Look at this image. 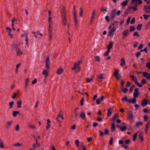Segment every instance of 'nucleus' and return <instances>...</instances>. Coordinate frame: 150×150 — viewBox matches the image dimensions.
Returning a JSON list of instances; mask_svg holds the SVG:
<instances>
[{"instance_id":"obj_1","label":"nucleus","mask_w":150,"mask_h":150,"mask_svg":"<svg viewBox=\"0 0 150 150\" xmlns=\"http://www.w3.org/2000/svg\"><path fill=\"white\" fill-rule=\"evenodd\" d=\"M139 88H136L134 89L133 94V96L134 97V98L133 99L128 100L127 96H125L124 97L122 98L121 99V100H124L125 101L128 102L129 103H132L133 104L135 103L136 101V98H137L140 94L139 91Z\"/></svg>"},{"instance_id":"obj_2","label":"nucleus","mask_w":150,"mask_h":150,"mask_svg":"<svg viewBox=\"0 0 150 150\" xmlns=\"http://www.w3.org/2000/svg\"><path fill=\"white\" fill-rule=\"evenodd\" d=\"M61 17L62 25L65 26L67 24V19L66 13L64 10H63L61 12Z\"/></svg>"},{"instance_id":"obj_3","label":"nucleus","mask_w":150,"mask_h":150,"mask_svg":"<svg viewBox=\"0 0 150 150\" xmlns=\"http://www.w3.org/2000/svg\"><path fill=\"white\" fill-rule=\"evenodd\" d=\"M127 118L131 123L134 122V115L132 111H129L128 112Z\"/></svg>"},{"instance_id":"obj_4","label":"nucleus","mask_w":150,"mask_h":150,"mask_svg":"<svg viewBox=\"0 0 150 150\" xmlns=\"http://www.w3.org/2000/svg\"><path fill=\"white\" fill-rule=\"evenodd\" d=\"M119 70L118 69H116L115 70L114 74L115 78L117 80L120 79L121 78V75L119 74Z\"/></svg>"},{"instance_id":"obj_5","label":"nucleus","mask_w":150,"mask_h":150,"mask_svg":"<svg viewBox=\"0 0 150 150\" xmlns=\"http://www.w3.org/2000/svg\"><path fill=\"white\" fill-rule=\"evenodd\" d=\"M50 61L49 59V57H46V61L45 63V66L47 69L48 70H49L50 69Z\"/></svg>"},{"instance_id":"obj_6","label":"nucleus","mask_w":150,"mask_h":150,"mask_svg":"<svg viewBox=\"0 0 150 150\" xmlns=\"http://www.w3.org/2000/svg\"><path fill=\"white\" fill-rule=\"evenodd\" d=\"M116 29V28H115L114 27L112 28L109 32L108 35L110 37H112L113 36L115 32Z\"/></svg>"},{"instance_id":"obj_7","label":"nucleus","mask_w":150,"mask_h":150,"mask_svg":"<svg viewBox=\"0 0 150 150\" xmlns=\"http://www.w3.org/2000/svg\"><path fill=\"white\" fill-rule=\"evenodd\" d=\"M149 101L146 99L144 98L142 101L141 103V105L142 106L144 107L146 106L148 104Z\"/></svg>"},{"instance_id":"obj_8","label":"nucleus","mask_w":150,"mask_h":150,"mask_svg":"<svg viewBox=\"0 0 150 150\" xmlns=\"http://www.w3.org/2000/svg\"><path fill=\"white\" fill-rule=\"evenodd\" d=\"M122 34L123 36L122 37V38L124 39L125 37H126L129 35V30L128 29L126 30L122 33Z\"/></svg>"},{"instance_id":"obj_9","label":"nucleus","mask_w":150,"mask_h":150,"mask_svg":"<svg viewBox=\"0 0 150 150\" xmlns=\"http://www.w3.org/2000/svg\"><path fill=\"white\" fill-rule=\"evenodd\" d=\"M144 8L145 10V12L146 13H150V4L148 6L146 5L144 6Z\"/></svg>"},{"instance_id":"obj_10","label":"nucleus","mask_w":150,"mask_h":150,"mask_svg":"<svg viewBox=\"0 0 150 150\" xmlns=\"http://www.w3.org/2000/svg\"><path fill=\"white\" fill-rule=\"evenodd\" d=\"M117 11V9L115 8L113 9L111 12L110 14V16L112 18H114L116 16V13Z\"/></svg>"},{"instance_id":"obj_11","label":"nucleus","mask_w":150,"mask_h":150,"mask_svg":"<svg viewBox=\"0 0 150 150\" xmlns=\"http://www.w3.org/2000/svg\"><path fill=\"white\" fill-rule=\"evenodd\" d=\"M143 75L144 77H146L147 79H149L150 81V73L148 74L147 72L144 71L143 72Z\"/></svg>"},{"instance_id":"obj_12","label":"nucleus","mask_w":150,"mask_h":150,"mask_svg":"<svg viewBox=\"0 0 150 150\" xmlns=\"http://www.w3.org/2000/svg\"><path fill=\"white\" fill-rule=\"evenodd\" d=\"M63 119L64 118L63 116V115L62 114L61 115H58V116L56 118L57 121H58L59 123L61 122V120H63Z\"/></svg>"},{"instance_id":"obj_13","label":"nucleus","mask_w":150,"mask_h":150,"mask_svg":"<svg viewBox=\"0 0 150 150\" xmlns=\"http://www.w3.org/2000/svg\"><path fill=\"white\" fill-rule=\"evenodd\" d=\"M95 12L96 10L95 9H93V13H92V15L91 17V19L90 22V23H91L94 19L95 17Z\"/></svg>"},{"instance_id":"obj_14","label":"nucleus","mask_w":150,"mask_h":150,"mask_svg":"<svg viewBox=\"0 0 150 150\" xmlns=\"http://www.w3.org/2000/svg\"><path fill=\"white\" fill-rule=\"evenodd\" d=\"M13 123L12 121H8L6 125V128L7 129H9L10 128L11 124Z\"/></svg>"},{"instance_id":"obj_15","label":"nucleus","mask_w":150,"mask_h":150,"mask_svg":"<svg viewBox=\"0 0 150 150\" xmlns=\"http://www.w3.org/2000/svg\"><path fill=\"white\" fill-rule=\"evenodd\" d=\"M17 107L18 108L21 107L22 104V101L21 100H19L16 102Z\"/></svg>"},{"instance_id":"obj_16","label":"nucleus","mask_w":150,"mask_h":150,"mask_svg":"<svg viewBox=\"0 0 150 150\" xmlns=\"http://www.w3.org/2000/svg\"><path fill=\"white\" fill-rule=\"evenodd\" d=\"M150 122H148L146 125V128L145 129V132L146 134L147 133V131L149 129Z\"/></svg>"},{"instance_id":"obj_17","label":"nucleus","mask_w":150,"mask_h":150,"mask_svg":"<svg viewBox=\"0 0 150 150\" xmlns=\"http://www.w3.org/2000/svg\"><path fill=\"white\" fill-rule=\"evenodd\" d=\"M118 115L117 114H115L112 117V122H114L115 123V122L117 118L118 117Z\"/></svg>"},{"instance_id":"obj_18","label":"nucleus","mask_w":150,"mask_h":150,"mask_svg":"<svg viewBox=\"0 0 150 150\" xmlns=\"http://www.w3.org/2000/svg\"><path fill=\"white\" fill-rule=\"evenodd\" d=\"M79 115L81 118L83 119H84L86 118V115L85 112H81Z\"/></svg>"},{"instance_id":"obj_19","label":"nucleus","mask_w":150,"mask_h":150,"mask_svg":"<svg viewBox=\"0 0 150 150\" xmlns=\"http://www.w3.org/2000/svg\"><path fill=\"white\" fill-rule=\"evenodd\" d=\"M12 48L13 49L15 50H16L19 48L17 45L15 43H13L12 45Z\"/></svg>"},{"instance_id":"obj_20","label":"nucleus","mask_w":150,"mask_h":150,"mask_svg":"<svg viewBox=\"0 0 150 150\" xmlns=\"http://www.w3.org/2000/svg\"><path fill=\"white\" fill-rule=\"evenodd\" d=\"M64 70L62 68H60L58 69L57 71V74L60 75L63 72Z\"/></svg>"},{"instance_id":"obj_21","label":"nucleus","mask_w":150,"mask_h":150,"mask_svg":"<svg viewBox=\"0 0 150 150\" xmlns=\"http://www.w3.org/2000/svg\"><path fill=\"white\" fill-rule=\"evenodd\" d=\"M139 137L140 139V141L141 142H142L144 141V138L143 137V133L141 132L139 135Z\"/></svg>"},{"instance_id":"obj_22","label":"nucleus","mask_w":150,"mask_h":150,"mask_svg":"<svg viewBox=\"0 0 150 150\" xmlns=\"http://www.w3.org/2000/svg\"><path fill=\"white\" fill-rule=\"evenodd\" d=\"M16 51L18 56H19L22 54V51L20 50L19 48L17 50H16Z\"/></svg>"},{"instance_id":"obj_23","label":"nucleus","mask_w":150,"mask_h":150,"mask_svg":"<svg viewBox=\"0 0 150 150\" xmlns=\"http://www.w3.org/2000/svg\"><path fill=\"white\" fill-rule=\"evenodd\" d=\"M42 74L45 76V77L46 78L48 76V71L46 70H43Z\"/></svg>"},{"instance_id":"obj_24","label":"nucleus","mask_w":150,"mask_h":150,"mask_svg":"<svg viewBox=\"0 0 150 150\" xmlns=\"http://www.w3.org/2000/svg\"><path fill=\"white\" fill-rule=\"evenodd\" d=\"M111 129L112 132H113L115 129V124L114 122H112L111 126Z\"/></svg>"},{"instance_id":"obj_25","label":"nucleus","mask_w":150,"mask_h":150,"mask_svg":"<svg viewBox=\"0 0 150 150\" xmlns=\"http://www.w3.org/2000/svg\"><path fill=\"white\" fill-rule=\"evenodd\" d=\"M121 61L122 63L120 64L121 66H122L125 64V62L124 58L122 57L121 58Z\"/></svg>"},{"instance_id":"obj_26","label":"nucleus","mask_w":150,"mask_h":150,"mask_svg":"<svg viewBox=\"0 0 150 150\" xmlns=\"http://www.w3.org/2000/svg\"><path fill=\"white\" fill-rule=\"evenodd\" d=\"M143 125V123L141 121L137 122L135 125V126L136 127H139V126H142Z\"/></svg>"},{"instance_id":"obj_27","label":"nucleus","mask_w":150,"mask_h":150,"mask_svg":"<svg viewBox=\"0 0 150 150\" xmlns=\"http://www.w3.org/2000/svg\"><path fill=\"white\" fill-rule=\"evenodd\" d=\"M29 78H28L26 79L25 81V90H26L27 89V87L28 85V82L29 81Z\"/></svg>"},{"instance_id":"obj_28","label":"nucleus","mask_w":150,"mask_h":150,"mask_svg":"<svg viewBox=\"0 0 150 150\" xmlns=\"http://www.w3.org/2000/svg\"><path fill=\"white\" fill-rule=\"evenodd\" d=\"M135 1H138V3L139 5H140L142 3V1L141 0H132L131 3H133Z\"/></svg>"},{"instance_id":"obj_29","label":"nucleus","mask_w":150,"mask_h":150,"mask_svg":"<svg viewBox=\"0 0 150 150\" xmlns=\"http://www.w3.org/2000/svg\"><path fill=\"white\" fill-rule=\"evenodd\" d=\"M129 0H126L123 1L122 3H121V5L122 6H125L127 5L128 1Z\"/></svg>"},{"instance_id":"obj_30","label":"nucleus","mask_w":150,"mask_h":150,"mask_svg":"<svg viewBox=\"0 0 150 150\" xmlns=\"http://www.w3.org/2000/svg\"><path fill=\"white\" fill-rule=\"evenodd\" d=\"M18 114H19V111H14L13 112L12 115L14 117H16Z\"/></svg>"},{"instance_id":"obj_31","label":"nucleus","mask_w":150,"mask_h":150,"mask_svg":"<svg viewBox=\"0 0 150 150\" xmlns=\"http://www.w3.org/2000/svg\"><path fill=\"white\" fill-rule=\"evenodd\" d=\"M111 114L112 112L111 111V109L109 108L108 110V112L107 113L108 117H110L111 115Z\"/></svg>"},{"instance_id":"obj_32","label":"nucleus","mask_w":150,"mask_h":150,"mask_svg":"<svg viewBox=\"0 0 150 150\" xmlns=\"http://www.w3.org/2000/svg\"><path fill=\"white\" fill-rule=\"evenodd\" d=\"M139 132V131H138L137 133H136L134 134V135L133 136V141H134V142L135 141L137 138V133Z\"/></svg>"},{"instance_id":"obj_33","label":"nucleus","mask_w":150,"mask_h":150,"mask_svg":"<svg viewBox=\"0 0 150 150\" xmlns=\"http://www.w3.org/2000/svg\"><path fill=\"white\" fill-rule=\"evenodd\" d=\"M130 30L129 31L131 32H132L135 30V28L134 26H131L129 28Z\"/></svg>"},{"instance_id":"obj_34","label":"nucleus","mask_w":150,"mask_h":150,"mask_svg":"<svg viewBox=\"0 0 150 150\" xmlns=\"http://www.w3.org/2000/svg\"><path fill=\"white\" fill-rule=\"evenodd\" d=\"M14 104V103L13 101H12L10 102L9 103V108L11 109L13 107V105Z\"/></svg>"},{"instance_id":"obj_35","label":"nucleus","mask_w":150,"mask_h":150,"mask_svg":"<svg viewBox=\"0 0 150 150\" xmlns=\"http://www.w3.org/2000/svg\"><path fill=\"white\" fill-rule=\"evenodd\" d=\"M130 77L132 78V80L135 83L136 81H137V78L136 77L135 78V77L134 76H130Z\"/></svg>"},{"instance_id":"obj_36","label":"nucleus","mask_w":150,"mask_h":150,"mask_svg":"<svg viewBox=\"0 0 150 150\" xmlns=\"http://www.w3.org/2000/svg\"><path fill=\"white\" fill-rule=\"evenodd\" d=\"M130 13V11L129 10H128V9H127L126 10L124 11V14L125 16L127 15V14Z\"/></svg>"},{"instance_id":"obj_37","label":"nucleus","mask_w":150,"mask_h":150,"mask_svg":"<svg viewBox=\"0 0 150 150\" xmlns=\"http://www.w3.org/2000/svg\"><path fill=\"white\" fill-rule=\"evenodd\" d=\"M142 24H139L138 25L137 27V29L138 30H140L141 29V27L142 26Z\"/></svg>"},{"instance_id":"obj_38","label":"nucleus","mask_w":150,"mask_h":150,"mask_svg":"<svg viewBox=\"0 0 150 150\" xmlns=\"http://www.w3.org/2000/svg\"><path fill=\"white\" fill-rule=\"evenodd\" d=\"M143 16L144 17V19H145V20L148 19L149 17L150 16L149 15H147L146 14H144Z\"/></svg>"},{"instance_id":"obj_39","label":"nucleus","mask_w":150,"mask_h":150,"mask_svg":"<svg viewBox=\"0 0 150 150\" xmlns=\"http://www.w3.org/2000/svg\"><path fill=\"white\" fill-rule=\"evenodd\" d=\"M135 88V86L134 85H132L130 88L129 92L131 93L132 92L134 88Z\"/></svg>"},{"instance_id":"obj_40","label":"nucleus","mask_w":150,"mask_h":150,"mask_svg":"<svg viewBox=\"0 0 150 150\" xmlns=\"http://www.w3.org/2000/svg\"><path fill=\"white\" fill-rule=\"evenodd\" d=\"M113 43L112 42H111L109 43V45L108 46V48L111 49L112 48L113 46Z\"/></svg>"},{"instance_id":"obj_41","label":"nucleus","mask_w":150,"mask_h":150,"mask_svg":"<svg viewBox=\"0 0 150 150\" xmlns=\"http://www.w3.org/2000/svg\"><path fill=\"white\" fill-rule=\"evenodd\" d=\"M28 127L32 129H35V125H32L31 123H30L28 125Z\"/></svg>"},{"instance_id":"obj_42","label":"nucleus","mask_w":150,"mask_h":150,"mask_svg":"<svg viewBox=\"0 0 150 150\" xmlns=\"http://www.w3.org/2000/svg\"><path fill=\"white\" fill-rule=\"evenodd\" d=\"M95 61L100 62V57L98 56H97L95 57Z\"/></svg>"},{"instance_id":"obj_43","label":"nucleus","mask_w":150,"mask_h":150,"mask_svg":"<svg viewBox=\"0 0 150 150\" xmlns=\"http://www.w3.org/2000/svg\"><path fill=\"white\" fill-rule=\"evenodd\" d=\"M103 74H101L98 75V77L99 79H103L104 78L103 76Z\"/></svg>"},{"instance_id":"obj_44","label":"nucleus","mask_w":150,"mask_h":150,"mask_svg":"<svg viewBox=\"0 0 150 150\" xmlns=\"http://www.w3.org/2000/svg\"><path fill=\"white\" fill-rule=\"evenodd\" d=\"M126 129L127 127L125 126L122 127H120V130L122 131H123L126 130Z\"/></svg>"},{"instance_id":"obj_45","label":"nucleus","mask_w":150,"mask_h":150,"mask_svg":"<svg viewBox=\"0 0 150 150\" xmlns=\"http://www.w3.org/2000/svg\"><path fill=\"white\" fill-rule=\"evenodd\" d=\"M0 147L2 148H4L3 143L1 139H0Z\"/></svg>"},{"instance_id":"obj_46","label":"nucleus","mask_w":150,"mask_h":150,"mask_svg":"<svg viewBox=\"0 0 150 150\" xmlns=\"http://www.w3.org/2000/svg\"><path fill=\"white\" fill-rule=\"evenodd\" d=\"M122 90L124 93H126L127 92L128 89L127 88H125L122 89Z\"/></svg>"},{"instance_id":"obj_47","label":"nucleus","mask_w":150,"mask_h":150,"mask_svg":"<svg viewBox=\"0 0 150 150\" xmlns=\"http://www.w3.org/2000/svg\"><path fill=\"white\" fill-rule=\"evenodd\" d=\"M135 83V84H137L139 87H142L143 86L142 84L141 83H139L137 81H136Z\"/></svg>"},{"instance_id":"obj_48","label":"nucleus","mask_w":150,"mask_h":150,"mask_svg":"<svg viewBox=\"0 0 150 150\" xmlns=\"http://www.w3.org/2000/svg\"><path fill=\"white\" fill-rule=\"evenodd\" d=\"M133 36H136L137 37H139V35L137 32H135L133 33Z\"/></svg>"},{"instance_id":"obj_49","label":"nucleus","mask_w":150,"mask_h":150,"mask_svg":"<svg viewBox=\"0 0 150 150\" xmlns=\"http://www.w3.org/2000/svg\"><path fill=\"white\" fill-rule=\"evenodd\" d=\"M80 10H81V11L79 13V16H80L81 17L82 16L83 14V9L82 8H80Z\"/></svg>"},{"instance_id":"obj_50","label":"nucleus","mask_w":150,"mask_h":150,"mask_svg":"<svg viewBox=\"0 0 150 150\" xmlns=\"http://www.w3.org/2000/svg\"><path fill=\"white\" fill-rule=\"evenodd\" d=\"M37 81V79L36 78H35L32 82V84L34 85L36 83Z\"/></svg>"},{"instance_id":"obj_51","label":"nucleus","mask_w":150,"mask_h":150,"mask_svg":"<svg viewBox=\"0 0 150 150\" xmlns=\"http://www.w3.org/2000/svg\"><path fill=\"white\" fill-rule=\"evenodd\" d=\"M83 101H84V98L83 97H82L81 98V99L80 101V105H83Z\"/></svg>"},{"instance_id":"obj_52","label":"nucleus","mask_w":150,"mask_h":150,"mask_svg":"<svg viewBox=\"0 0 150 150\" xmlns=\"http://www.w3.org/2000/svg\"><path fill=\"white\" fill-rule=\"evenodd\" d=\"M104 133L105 135L108 134L109 133V130L107 128H105L104 130Z\"/></svg>"},{"instance_id":"obj_53","label":"nucleus","mask_w":150,"mask_h":150,"mask_svg":"<svg viewBox=\"0 0 150 150\" xmlns=\"http://www.w3.org/2000/svg\"><path fill=\"white\" fill-rule=\"evenodd\" d=\"M17 96V93H14L12 96L11 98L13 99H15Z\"/></svg>"},{"instance_id":"obj_54","label":"nucleus","mask_w":150,"mask_h":150,"mask_svg":"<svg viewBox=\"0 0 150 150\" xmlns=\"http://www.w3.org/2000/svg\"><path fill=\"white\" fill-rule=\"evenodd\" d=\"M135 18H132L130 22V23L131 24H133L135 22Z\"/></svg>"},{"instance_id":"obj_55","label":"nucleus","mask_w":150,"mask_h":150,"mask_svg":"<svg viewBox=\"0 0 150 150\" xmlns=\"http://www.w3.org/2000/svg\"><path fill=\"white\" fill-rule=\"evenodd\" d=\"M74 19L75 23V25L76 27H77V23L78 22V21L77 20V18H74Z\"/></svg>"},{"instance_id":"obj_56","label":"nucleus","mask_w":150,"mask_h":150,"mask_svg":"<svg viewBox=\"0 0 150 150\" xmlns=\"http://www.w3.org/2000/svg\"><path fill=\"white\" fill-rule=\"evenodd\" d=\"M105 20H106V21L108 22H109L110 21V20L109 19V17L108 16H106L105 17Z\"/></svg>"},{"instance_id":"obj_57","label":"nucleus","mask_w":150,"mask_h":150,"mask_svg":"<svg viewBox=\"0 0 150 150\" xmlns=\"http://www.w3.org/2000/svg\"><path fill=\"white\" fill-rule=\"evenodd\" d=\"M75 143L76 144V145L77 147L79 146V141L77 139L75 141Z\"/></svg>"},{"instance_id":"obj_58","label":"nucleus","mask_w":150,"mask_h":150,"mask_svg":"<svg viewBox=\"0 0 150 150\" xmlns=\"http://www.w3.org/2000/svg\"><path fill=\"white\" fill-rule=\"evenodd\" d=\"M107 8H101L100 9V11L103 12L104 11H105L106 12H107L108 11L106 9Z\"/></svg>"},{"instance_id":"obj_59","label":"nucleus","mask_w":150,"mask_h":150,"mask_svg":"<svg viewBox=\"0 0 150 150\" xmlns=\"http://www.w3.org/2000/svg\"><path fill=\"white\" fill-rule=\"evenodd\" d=\"M146 66L149 69H150V62L146 64Z\"/></svg>"},{"instance_id":"obj_60","label":"nucleus","mask_w":150,"mask_h":150,"mask_svg":"<svg viewBox=\"0 0 150 150\" xmlns=\"http://www.w3.org/2000/svg\"><path fill=\"white\" fill-rule=\"evenodd\" d=\"M144 120L145 121H147L148 119V117L146 115H144Z\"/></svg>"},{"instance_id":"obj_61","label":"nucleus","mask_w":150,"mask_h":150,"mask_svg":"<svg viewBox=\"0 0 150 150\" xmlns=\"http://www.w3.org/2000/svg\"><path fill=\"white\" fill-rule=\"evenodd\" d=\"M100 99L98 98H97L96 100V103L97 104H99L100 103Z\"/></svg>"},{"instance_id":"obj_62","label":"nucleus","mask_w":150,"mask_h":150,"mask_svg":"<svg viewBox=\"0 0 150 150\" xmlns=\"http://www.w3.org/2000/svg\"><path fill=\"white\" fill-rule=\"evenodd\" d=\"M113 139V138H112V137L110 139L109 141V144L110 145H112V144Z\"/></svg>"},{"instance_id":"obj_63","label":"nucleus","mask_w":150,"mask_h":150,"mask_svg":"<svg viewBox=\"0 0 150 150\" xmlns=\"http://www.w3.org/2000/svg\"><path fill=\"white\" fill-rule=\"evenodd\" d=\"M19 126L18 125H16L15 129L16 131H18L19 130Z\"/></svg>"},{"instance_id":"obj_64","label":"nucleus","mask_w":150,"mask_h":150,"mask_svg":"<svg viewBox=\"0 0 150 150\" xmlns=\"http://www.w3.org/2000/svg\"><path fill=\"white\" fill-rule=\"evenodd\" d=\"M130 142V140L129 139H127L125 140V142L126 144H128Z\"/></svg>"}]
</instances>
